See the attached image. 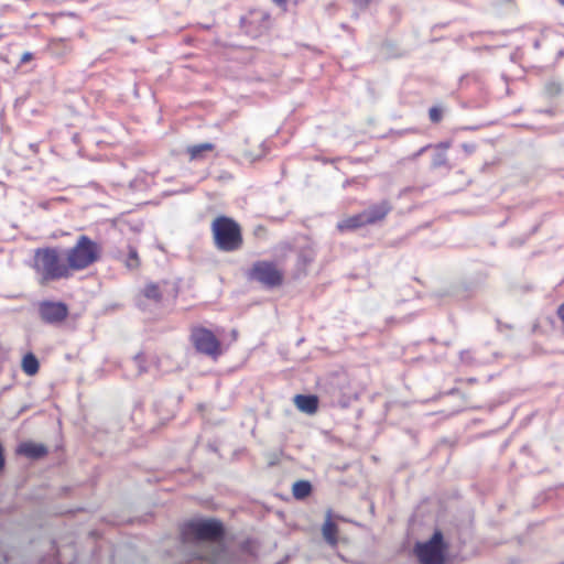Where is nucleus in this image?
Masks as SVG:
<instances>
[{"mask_svg": "<svg viewBox=\"0 0 564 564\" xmlns=\"http://www.w3.org/2000/svg\"><path fill=\"white\" fill-rule=\"evenodd\" d=\"M276 4H285L286 0H272Z\"/></svg>", "mask_w": 564, "mask_h": 564, "instance_id": "obj_26", "label": "nucleus"}, {"mask_svg": "<svg viewBox=\"0 0 564 564\" xmlns=\"http://www.w3.org/2000/svg\"><path fill=\"white\" fill-rule=\"evenodd\" d=\"M459 358L463 362L468 364V365H471L475 361L473 352L470 350L460 351Z\"/></svg>", "mask_w": 564, "mask_h": 564, "instance_id": "obj_22", "label": "nucleus"}, {"mask_svg": "<svg viewBox=\"0 0 564 564\" xmlns=\"http://www.w3.org/2000/svg\"><path fill=\"white\" fill-rule=\"evenodd\" d=\"M21 368L28 376H35L39 372L40 364L34 354L28 352L22 358Z\"/></svg>", "mask_w": 564, "mask_h": 564, "instance_id": "obj_17", "label": "nucleus"}, {"mask_svg": "<svg viewBox=\"0 0 564 564\" xmlns=\"http://www.w3.org/2000/svg\"><path fill=\"white\" fill-rule=\"evenodd\" d=\"M189 341L196 352L217 360L224 354V347L218 336L209 328L194 325L189 329Z\"/></svg>", "mask_w": 564, "mask_h": 564, "instance_id": "obj_5", "label": "nucleus"}, {"mask_svg": "<svg viewBox=\"0 0 564 564\" xmlns=\"http://www.w3.org/2000/svg\"><path fill=\"white\" fill-rule=\"evenodd\" d=\"M459 390L457 388H453L451 389L449 394H457Z\"/></svg>", "mask_w": 564, "mask_h": 564, "instance_id": "obj_27", "label": "nucleus"}, {"mask_svg": "<svg viewBox=\"0 0 564 564\" xmlns=\"http://www.w3.org/2000/svg\"><path fill=\"white\" fill-rule=\"evenodd\" d=\"M15 453L30 459H40L46 456L48 451L43 444L26 441L18 445Z\"/></svg>", "mask_w": 564, "mask_h": 564, "instance_id": "obj_12", "label": "nucleus"}, {"mask_svg": "<svg viewBox=\"0 0 564 564\" xmlns=\"http://www.w3.org/2000/svg\"><path fill=\"white\" fill-rule=\"evenodd\" d=\"M444 117V109L441 106H433L429 109V118L432 123H440Z\"/></svg>", "mask_w": 564, "mask_h": 564, "instance_id": "obj_21", "label": "nucleus"}, {"mask_svg": "<svg viewBox=\"0 0 564 564\" xmlns=\"http://www.w3.org/2000/svg\"><path fill=\"white\" fill-rule=\"evenodd\" d=\"M322 531H323V535H324L325 540L330 545H336L337 544L338 528H337V524L335 522H333L332 520L328 519L323 524Z\"/></svg>", "mask_w": 564, "mask_h": 564, "instance_id": "obj_19", "label": "nucleus"}, {"mask_svg": "<svg viewBox=\"0 0 564 564\" xmlns=\"http://www.w3.org/2000/svg\"><path fill=\"white\" fill-rule=\"evenodd\" d=\"M295 406L303 413L315 414L318 410V398L314 394H296L294 397Z\"/></svg>", "mask_w": 564, "mask_h": 564, "instance_id": "obj_13", "label": "nucleus"}, {"mask_svg": "<svg viewBox=\"0 0 564 564\" xmlns=\"http://www.w3.org/2000/svg\"><path fill=\"white\" fill-rule=\"evenodd\" d=\"M237 335H238L237 330H232V337H234L235 339L237 338Z\"/></svg>", "mask_w": 564, "mask_h": 564, "instance_id": "obj_28", "label": "nucleus"}, {"mask_svg": "<svg viewBox=\"0 0 564 564\" xmlns=\"http://www.w3.org/2000/svg\"><path fill=\"white\" fill-rule=\"evenodd\" d=\"M248 279L268 289L280 288L284 282V272L273 261H256L248 271Z\"/></svg>", "mask_w": 564, "mask_h": 564, "instance_id": "obj_6", "label": "nucleus"}, {"mask_svg": "<svg viewBox=\"0 0 564 564\" xmlns=\"http://www.w3.org/2000/svg\"><path fill=\"white\" fill-rule=\"evenodd\" d=\"M457 382L460 383H467V384H475L478 382V380L474 377L467 378V379H457Z\"/></svg>", "mask_w": 564, "mask_h": 564, "instance_id": "obj_25", "label": "nucleus"}, {"mask_svg": "<svg viewBox=\"0 0 564 564\" xmlns=\"http://www.w3.org/2000/svg\"><path fill=\"white\" fill-rule=\"evenodd\" d=\"M312 492V485L307 480H297L292 486V495L295 499H305Z\"/></svg>", "mask_w": 564, "mask_h": 564, "instance_id": "obj_18", "label": "nucleus"}, {"mask_svg": "<svg viewBox=\"0 0 564 564\" xmlns=\"http://www.w3.org/2000/svg\"><path fill=\"white\" fill-rule=\"evenodd\" d=\"M45 50L54 56H64L72 51L70 41L65 37H51Z\"/></svg>", "mask_w": 564, "mask_h": 564, "instance_id": "obj_15", "label": "nucleus"}, {"mask_svg": "<svg viewBox=\"0 0 564 564\" xmlns=\"http://www.w3.org/2000/svg\"><path fill=\"white\" fill-rule=\"evenodd\" d=\"M546 90H547V93H549L550 95H552V96H553V95H556V94H558V93H560V86H558V85H556V84H549V85L546 86Z\"/></svg>", "mask_w": 564, "mask_h": 564, "instance_id": "obj_23", "label": "nucleus"}, {"mask_svg": "<svg viewBox=\"0 0 564 564\" xmlns=\"http://www.w3.org/2000/svg\"><path fill=\"white\" fill-rule=\"evenodd\" d=\"M366 226H368V224L366 223L362 212L348 216L337 223V229L341 232L357 230Z\"/></svg>", "mask_w": 564, "mask_h": 564, "instance_id": "obj_16", "label": "nucleus"}, {"mask_svg": "<svg viewBox=\"0 0 564 564\" xmlns=\"http://www.w3.org/2000/svg\"><path fill=\"white\" fill-rule=\"evenodd\" d=\"M184 541H218L224 535V527L221 522L209 520H191L185 522L181 531Z\"/></svg>", "mask_w": 564, "mask_h": 564, "instance_id": "obj_4", "label": "nucleus"}, {"mask_svg": "<svg viewBox=\"0 0 564 564\" xmlns=\"http://www.w3.org/2000/svg\"><path fill=\"white\" fill-rule=\"evenodd\" d=\"M564 4V0H560Z\"/></svg>", "mask_w": 564, "mask_h": 564, "instance_id": "obj_30", "label": "nucleus"}, {"mask_svg": "<svg viewBox=\"0 0 564 564\" xmlns=\"http://www.w3.org/2000/svg\"><path fill=\"white\" fill-rule=\"evenodd\" d=\"M37 313L43 323L58 325L67 319L69 308L62 301L44 300L37 304Z\"/></svg>", "mask_w": 564, "mask_h": 564, "instance_id": "obj_8", "label": "nucleus"}, {"mask_svg": "<svg viewBox=\"0 0 564 564\" xmlns=\"http://www.w3.org/2000/svg\"><path fill=\"white\" fill-rule=\"evenodd\" d=\"M72 275L97 263L102 256V247L87 235H80L76 242L64 252Z\"/></svg>", "mask_w": 564, "mask_h": 564, "instance_id": "obj_2", "label": "nucleus"}, {"mask_svg": "<svg viewBox=\"0 0 564 564\" xmlns=\"http://www.w3.org/2000/svg\"><path fill=\"white\" fill-rule=\"evenodd\" d=\"M140 264L141 262L137 249L132 246H129L126 265L129 269H138Z\"/></svg>", "mask_w": 564, "mask_h": 564, "instance_id": "obj_20", "label": "nucleus"}, {"mask_svg": "<svg viewBox=\"0 0 564 564\" xmlns=\"http://www.w3.org/2000/svg\"><path fill=\"white\" fill-rule=\"evenodd\" d=\"M2 37H3V35H2V34H0V40H1Z\"/></svg>", "mask_w": 564, "mask_h": 564, "instance_id": "obj_29", "label": "nucleus"}, {"mask_svg": "<svg viewBox=\"0 0 564 564\" xmlns=\"http://www.w3.org/2000/svg\"><path fill=\"white\" fill-rule=\"evenodd\" d=\"M66 263L65 256L58 248L44 247L34 250L31 268L39 285L46 286L73 276Z\"/></svg>", "mask_w": 564, "mask_h": 564, "instance_id": "obj_1", "label": "nucleus"}, {"mask_svg": "<svg viewBox=\"0 0 564 564\" xmlns=\"http://www.w3.org/2000/svg\"><path fill=\"white\" fill-rule=\"evenodd\" d=\"M452 147V142L451 141H443V142H440L437 144H427L423 148H421L417 152H415L412 156H411V160H416L419 156H421L427 149H433L434 150V153L432 155V160H431V167L432 169H441V167H445V169H451V164H449V160H448V156H447V150Z\"/></svg>", "mask_w": 564, "mask_h": 564, "instance_id": "obj_9", "label": "nucleus"}, {"mask_svg": "<svg viewBox=\"0 0 564 564\" xmlns=\"http://www.w3.org/2000/svg\"><path fill=\"white\" fill-rule=\"evenodd\" d=\"M216 145L212 142L192 144L186 148V154L189 161H202L206 159L207 153L214 152Z\"/></svg>", "mask_w": 564, "mask_h": 564, "instance_id": "obj_14", "label": "nucleus"}, {"mask_svg": "<svg viewBox=\"0 0 564 564\" xmlns=\"http://www.w3.org/2000/svg\"><path fill=\"white\" fill-rule=\"evenodd\" d=\"M445 550L442 532L435 531L429 541L416 543L414 554L420 564H444Z\"/></svg>", "mask_w": 564, "mask_h": 564, "instance_id": "obj_7", "label": "nucleus"}, {"mask_svg": "<svg viewBox=\"0 0 564 564\" xmlns=\"http://www.w3.org/2000/svg\"><path fill=\"white\" fill-rule=\"evenodd\" d=\"M33 53L31 52H25L22 54L21 56V59H20V64H25V63H29L33 59Z\"/></svg>", "mask_w": 564, "mask_h": 564, "instance_id": "obj_24", "label": "nucleus"}, {"mask_svg": "<svg viewBox=\"0 0 564 564\" xmlns=\"http://www.w3.org/2000/svg\"><path fill=\"white\" fill-rule=\"evenodd\" d=\"M167 285V281L145 283L139 293L142 303L148 302L153 304H161L164 300Z\"/></svg>", "mask_w": 564, "mask_h": 564, "instance_id": "obj_11", "label": "nucleus"}, {"mask_svg": "<svg viewBox=\"0 0 564 564\" xmlns=\"http://www.w3.org/2000/svg\"><path fill=\"white\" fill-rule=\"evenodd\" d=\"M392 209V203L389 199H382L371 204L367 209L362 210V214L368 226H372L384 221Z\"/></svg>", "mask_w": 564, "mask_h": 564, "instance_id": "obj_10", "label": "nucleus"}, {"mask_svg": "<svg viewBox=\"0 0 564 564\" xmlns=\"http://www.w3.org/2000/svg\"><path fill=\"white\" fill-rule=\"evenodd\" d=\"M214 246L223 252H235L242 248V228L234 218L220 215L210 224Z\"/></svg>", "mask_w": 564, "mask_h": 564, "instance_id": "obj_3", "label": "nucleus"}]
</instances>
